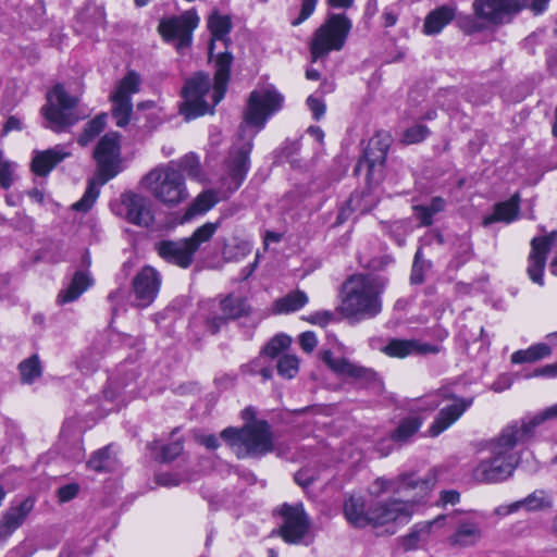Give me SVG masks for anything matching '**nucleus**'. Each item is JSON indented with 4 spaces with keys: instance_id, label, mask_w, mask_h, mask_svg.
<instances>
[{
    "instance_id": "obj_1",
    "label": "nucleus",
    "mask_w": 557,
    "mask_h": 557,
    "mask_svg": "<svg viewBox=\"0 0 557 557\" xmlns=\"http://www.w3.org/2000/svg\"><path fill=\"white\" fill-rule=\"evenodd\" d=\"M207 26L211 34L209 55L213 58L218 41L222 42L224 48L227 49L228 34L233 26L232 20L230 15L221 14L214 10L208 16ZM232 61L233 55L227 50L221 51L216 55L214 84L210 95L212 99L211 104L206 100L211 89V79L208 74L198 73L185 83L182 90L184 102L180 107V113L184 115L186 121L208 112L212 113V108L223 99L230 79Z\"/></svg>"
},
{
    "instance_id": "obj_2",
    "label": "nucleus",
    "mask_w": 557,
    "mask_h": 557,
    "mask_svg": "<svg viewBox=\"0 0 557 557\" xmlns=\"http://www.w3.org/2000/svg\"><path fill=\"white\" fill-rule=\"evenodd\" d=\"M528 441L510 422L490 442L491 455L481 459L472 470V478L479 483H499L513 475L520 462V454L515 450L519 444Z\"/></svg>"
},
{
    "instance_id": "obj_3",
    "label": "nucleus",
    "mask_w": 557,
    "mask_h": 557,
    "mask_svg": "<svg viewBox=\"0 0 557 557\" xmlns=\"http://www.w3.org/2000/svg\"><path fill=\"white\" fill-rule=\"evenodd\" d=\"M387 280L373 273L349 276L342 286L339 312L346 318L367 320L382 311V294Z\"/></svg>"
},
{
    "instance_id": "obj_4",
    "label": "nucleus",
    "mask_w": 557,
    "mask_h": 557,
    "mask_svg": "<svg viewBox=\"0 0 557 557\" xmlns=\"http://www.w3.org/2000/svg\"><path fill=\"white\" fill-rule=\"evenodd\" d=\"M141 185L157 201L166 208H175L189 197L185 177L174 166V161L150 170L141 178Z\"/></svg>"
},
{
    "instance_id": "obj_5",
    "label": "nucleus",
    "mask_w": 557,
    "mask_h": 557,
    "mask_svg": "<svg viewBox=\"0 0 557 557\" xmlns=\"http://www.w3.org/2000/svg\"><path fill=\"white\" fill-rule=\"evenodd\" d=\"M221 437L238 458L261 457L274 448L270 425L265 421H256L240 430L227 428L221 432Z\"/></svg>"
},
{
    "instance_id": "obj_6",
    "label": "nucleus",
    "mask_w": 557,
    "mask_h": 557,
    "mask_svg": "<svg viewBox=\"0 0 557 557\" xmlns=\"http://www.w3.org/2000/svg\"><path fill=\"white\" fill-rule=\"evenodd\" d=\"M216 230V223L207 222L198 227L190 237L160 240L156 243L154 249L165 262L187 269L193 264L197 250L213 237Z\"/></svg>"
},
{
    "instance_id": "obj_7",
    "label": "nucleus",
    "mask_w": 557,
    "mask_h": 557,
    "mask_svg": "<svg viewBox=\"0 0 557 557\" xmlns=\"http://www.w3.org/2000/svg\"><path fill=\"white\" fill-rule=\"evenodd\" d=\"M528 4V0H474L472 9L476 21L462 24L467 33L509 23Z\"/></svg>"
},
{
    "instance_id": "obj_8",
    "label": "nucleus",
    "mask_w": 557,
    "mask_h": 557,
    "mask_svg": "<svg viewBox=\"0 0 557 557\" xmlns=\"http://www.w3.org/2000/svg\"><path fill=\"white\" fill-rule=\"evenodd\" d=\"M351 27V21L345 14H330L325 22L314 32L310 41L312 62L325 58L331 51L342 50Z\"/></svg>"
},
{
    "instance_id": "obj_9",
    "label": "nucleus",
    "mask_w": 557,
    "mask_h": 557,
    "mask_svg": "<svg viewBox=\"0 0 557 557\" xmlns=\"http://www.w3.org/2000/svg\"><path fill=\"white\" fill-rule=\"evenodd\" d=\"M451 400L450 405L443 407L429 428L431 436H437L453 425L463 412L471 407L473 398H462L451 394L447 388L438 389L424 398L429 409L437 408L443 401Z\"/></svg>"
},
{
    "instance_id": "obj_10",
    "label": "nucleus",
    "mask_w": 557,
    "mask_h": 557,
    "mask_svg": "<svg viewBox=\"0 0 557 557\" xmlns=\"http://www.w3.org/2000/svg\"><path fill=\"white\" fill-rule=\"evenodd\" d=\"M284 97L273 86L251 91L244 113L245 126L261 131L273 114L283 108Z\"/></svg>"
},
{
    "instance_id": "obj_11",
    "label": "nucleus",
    "mask_w": 557,
    "mask_h": 557,
    "mask_svg": "<svg viewBox=\"0 0 557 557\" xmlns=\"http://www.w3.org/2000/svg\"><path fill=\"white\" fill-rule=\"evenodd\" d=\"M76 102L77 99L67 95L62 85L54 86L47 95V104L41 109L48 123L47 127L59 133L75 124L77 117L73 114L72 109L76 106Z\"/></svg>"
},
{
    "instance_id": "obj_12",
    "label": "nucleus",
    "mask_w": 557,
    "mask_h": 557,
    "mask_svg": "<svg viewBox=\"0 0 557 557\" xmlns=\"http://www.w3.org/2000/svg\"><path fill=\"white\" fill-rule=\"evenodd\" d=\"M208 314L205 317V325L210 334L218 333L228 320L247 315L250 311L246 299L228 295L220 301L210 300L206 304Z\"/></svg>"
},
{
    "instance_id": "obj_13",
    "label": "nucleus",
    "mask_w": 557,
    "mask_h": 557,
    "mask_svg": "<svg viewBox=\"0 0 557 557\" xmlns=\"http://www.w3.org/2000/svg\"><path fill=\"white\" fill-rule=\"evenodd\" d=\"M94 158L97 162L96 175L99 184L104 185L121 171L119 135L116 133L106 134L99 140L94 151Z\"/></svg>"
},
{
    "instance_id": "obj_14",
    "label": "nucleus",
    "mask_w": 557,
    "mask_h": 557,
    "mask_svg": "<svg viewBox=\"0 0 557 557\" xmlns=\"http://www.w3.org/2000/svg\"><path fill=\"white\" fill-rule=\"evenodd\" d=\"M199 24L196 11L188 10L159 24V32L166 41H176L177 50L187 48L191 42V33Z\"/></svg>"
},
{
    "instance_id": "obj_15",
    "label": "nucleus",
    "mask_w": 557,
    "mask_h": 557,
    "mask_svg": "<svg viewBox=\"0 0 557 557\" xmlns=\"http://www.w3.org/2000/svg\"><path fill=\"white\" fill-rule=\"evenodd\" d=\"M435 481L433 473H429L424 479H417L414 474H401L395 479L377 478L370 487V494L379 497L386 492L419 490V494L424 495L433 488Z\"/></svg>"
},
{
    "instance_id": "obj_16",
    "label": "nucleus",
    "mask_w": 557,
    "mask_h": 557,
    "mask_svg": "<svg viewBox=\"0 0 557 557\" xmlns=\"http://www.w3.org/2000/svg\"><path fill=\"white\" fill-rule=\"evenodd\" d=\"M283 517V523L280 528V535L288 544H299L307 535L310 527V520L305 512L304 506L283 505L280 510Z\"/></svg>"
},
{
    "instance_id": "obj_17",
    "label": "nucleus",
    "mask_w": 557,
    "mask_h": 557,
    "mask_svg": "<svg viewBox=\"0 0 557 557\" xmlns=\"http://www.w3.org/2000/svg\"><path fill=\"white\" fill-rule=\"evenodd\" d=\"M252 149L251 138L235 146L226 160V173L222 177L223 185L231 191L239 188L249 170V154Z\"/></svg>"
},
{
    "instance_id": "obj_18",
    "label": "nucleus",
    "mask_w": 557,
    "mask_h": 557,
    "mask_svg": "<svg viewBox=\"0 0 557 557\" xmlns=\"http://www.w3.org/2000/svg\"><path fill=\"white\" fill-rule=\"evenodd\" d=\"M161 286V275L152 267L146 265L134 276L132 282L134 306L146 308L156 299Z\"/></svg>"
},
{
    "instance_id": "obj_19",
    "label": "nucleus",
    "mask_w": 557,
    "mask_h": 557,
    "mask_svg": "<svg viewBox=\"0 0 557 557\" xmlns=\"http://www.w3.org/2000/svg\"><path fill=\"white\" fill-rule=\"evenodd\" d=\"M557 244V231H552L544 236L534 237L531 240V252L529 255L528 275L531 281L540 286L544 285V269L547 253Z\"/></svg>"
},
{
    "instance_id": "obj_20",
    "label": "nucleus",
    "mask_w": 557,
    "mask_h": 557,
    "mask_svg": "<svg viewBox=\"0 0 557 557\" xmlns=\"http://www.w3.org/2000/svg\"><path fill=\"white\" fill-rule=\"evenodd\" d=\"M413 512V504L394 499L381 503L368 510V525L382 527L395 521H407Z\"/></svg>"
},
{
    "instance_id": "obj_21",
    "label": "nucleus",
    "mask_w": 557,
    "mask_h": 557,
    "mask_svg": "<svg viewBox=\"0 0 557 557\" xmlns=\"http://www.w3.org/2000/svg\"><path fill=\"white\" fill-rule=\"evenodd\" d=\"M321 359L336 374L351 377L361 385H370L377 381V375L372 369L350 362L346 358H335L330 350L322 351Z\"/></svg>"
},
{
    "instance_id": "obj_22",
    "label": "nucleus",
    "mask_w": 557,
    "mask_h": 557,
    "mask_svg": "<svg viewBox=\"0 0 557 557\" xmlns=\"http://www.w3.org/2000/svg\"><path fill=\"white\" fill-rule=\"evenodd\" d=\"M123 203L126 208V219L129 223L144 227H148L153 223V205L148 197L129 193L123 196Z\"/></svg>"
},
{
    "instance_id": "obj_23",
    "label": "nucleus",
    "mask_w": 557,
    "mask_h": 557,
    "mask_svg": "<svg viewBox=\"0 0 557 557\" xmlns=\"http://www.w3.org/2000/svg\"><path fill=\"white\" fill-rule=\"evenodd\" d=\"M381 351L391 358H406L413 355L437 354L440 348L435 345L422 343L418 339L391 338Z\"/></svg>"
},
{
    "instance_id": "obj_24",
    "label": "nucleus",
    "mask_w": 557,
    "mask_h": 557,
    "mask_svg": "<svg viewBox=\"0 0 557 557\" xmlns=\"http://www.w3.org/2000/svg\"><path fill=\"white\" fill-rule=\"evenodd\" d=\"M34 506L35 498L30 496L13 503L0 521V539H7L16 531L33 511Z\"/></svg>"
},
{
    "instance_id": "obj_25",
    "label": "nucleus",
    "mask_w": 557,
    "mask_h": 557,
    "mask_svg": "<svg viewBox=\"0 0 557 557\" xmlns=\"http://www.w3.org/2000/svg\"><path fill=\"white\" fill-rule=\"evenodd\" d=\"M72 154L69 146L57 145L53 148L36 151L32 160V171L38 176L48 175L54 166Z\"/></svg>"
},
{
    "instance_id": "obj_26",
    "label": "nucleus",
    "mask_w": 557,
    "mask_h": 557,
    "mask_svg": "<svg viewBox=\"0 0 557 557\" xmlns=\"http://www.w3.org/2000/svg\"><path fill=\"white\" fill-rule=\"evenodd\" d=\"M481 537L480 522L473 517H461L457 520L456 529L448 540L453 546L469 547L475 545Z\"/></svg>"
},
{
    "instance_id": "obj_27",
    "label": "nucleus",
    "mask_w": 557,
    "mask_h": 557,
    "mask_svg": "<svg viewBox=\"0 0 557 557\" xmlns=\"http://www.w3.org/2000/svg\"><path fill=\"white\" fill-rule=\"evenodd\" d=\"M446 518L447 516H438L434 520L414 524L410 532L400 539L401 547L405 550L420 548L430 540L433 528L442 525Z\"/></svg>"
},
{
    "instance_id": "obj_28",
    "label": "nucleus",
    "mask_w": 557,
    "mask_h": 557,
    "mask_svg": "<svg viewBox=\"0 0 557 557\" xmlns=\"http://www.w3.org/2000/svg\"><path fill=\"white\" fill-rule=\"evenodd\" d=\"M557 419V404L545 408L543 411L511 421L521 435L529 442L534 436L535 429L547 420Z\"/></svg>"
},
{
    "instance_id": "obj_29",
    "label": "nucleus",
    "mask_w": 557,
    "mask_h": 557,
    "mask_svg": "<svg viewBox=\"0 0 557 557\" xmlns=\"http://www.w3.org/2000/svg\"><path fill=\"white\" fill-rule=\"evenodd\" d=\"M519 201H520L519 195L515 194L509 200L496 203L494 206V212L490 215H486L483 219V224L485 226H487L495 222L510 223L518 215Z\"/></svg>"
},
{
    "instance_id": "obj_30",
    "label": "nucleus",
    "mask_w": 557,
    "mask_h": 557,
    "mask_svg": "<svg viewBox=\"0 0 557 557\" xmlns=\"http://www.w3.org/2000/svg\"><path fill=\"white\" fill-rule=\"evenodd\" d=\"M455 8L442 5L430 12L424 21L423 30L426 35H435L449 24L455 17Z\"/></svg>"
},
{
    "instance_id": "obj_31",
    "label": "nucleus",
    "mask_w": 557,
    "mask_h": 557,
    "mask_svg": "<svg viewBox=\"0 0 557 557\" xmlns=\"http://www.w3.org/2000/svg\"><path fill=\"white\" fill-rule=\"evenodd\" d=\"M91 285L92 278L87 272H75L70 285L59 293L58 302L67 304L76 300Z\"/></svg>"
},
{
    "instance_id": "obj_32",
    "label": "nucleus",
    "mask_w": 557,
    "mask_h": 557,
    "mask_svg": "<svg viewBox=\"0 0 557 557\" xmlns=\"http://www.w3.org/2000/svg\"><path fill=\"white\" fill-rule=\"evenodd\" d=\"M422 419L418 416H408L401 419L391 434L393 442L404 445L417 434L422 426Z\"/></svg>"
},
{
    "instance_id": "obj_33",
    "label": "nucleus",
    "mask_w": 557,
    "mask_h": 557,
    "mask_svg": "<svg viewBox=\"0 0 557 557\" xmlns=\"http://www.w3.org/2000/svg\"><path fill=\"white\" fill-rule=\"evenodd\" d=\"M219 201L218 195L214 190H206L200 193L193 202L187 207L183 221L187 222L197 215L207 213Z\"/></svg>"
},
{
    "instance_id": "obj_34",
    "label": "nucleus",
    "mask_w": 557,
    "mask_h": 557,
    "mask_svg": "<svg viewBox=\"0 0 557 557\" xmlns=\"http://www.w3.org/2000/svg\"><path fill=\"white\" fill-rule=\"evenodd\" d=\"M111 446L95 451L87 462V467L96 472H111L119 467L116 456L111 451Z\"/></svg>"
},
{
    "instance_id": "obj_35",
    "label": "nucleus",
    "mask_w": 557,
    "mask_h": 557,
    "mask_svg": "<svg viewBox=\"0 0 557 557\" xmlns=\"http://www.w3.org/2000/svg\"><path fill=\"white\" fill-rule=\"evenodd\" d=\"M309 301L307 294L302 290H294L278 298L274 302L273 311L277 314L290 313L304 308Z\"/></svg>"
},
{
    "instance_id": "obj_36",
    "label": "nucleus",
    "mask_w": 557,
    "mask_h": 557,
    "mask_svg": "<svg viewBox=\"0 0 557 557\" xmlns=\"http://www.w3.org/2000/svg\"><path fill=\"white\" fill-rule=\"evenodd\" d=\"M519 510L542 511L553 507V496L545 490H535L522 499L517 500Z\"/></svg>"
},
{
    "instance_id": "obj_37",
    "label": "nucleus",
    "mask_w": 557,
    "mask_h": 557,
    "mask_svg": "<svg viewBox=\"0 0 557 557\" xmlns=\"http://www.w3.org/2000/svg\"><path fill=\"white\" fill-rule=\"evenodd\" d=\"M344 513L352 525L358 528L368 525V510L364 509L362 497H349L344 504Z\"/></svg>"
},
{
    "instance_id": "obj_38",
    "label": "nucleus",
    "mask_w": 557,
    "mask_h": 557,
    "mask_svg": "<svg viewBox=\"0 0 557 557\" xmlns=\"http://www.w3.org/2000/svg\"><path fill=\"white\" fill-rule=\"evenodd\" d=\"M550 354L552 349L547 344L539 343L527 349L515 351L510 357V361L515 364L532 363L549 357Z\"/></svg>"
},
{
    "instance_id": "obj_39",
    "label": "nucleus",
    "mask_w": 557,
    "mask_h": 557,
    "mask_svg": "<svg viewBox=\"0 0 557 557\" xmlns=\"http://www.w3.org/2000/svg\"><path fill=\"white\" fill-rule=\"evenodd\" d=\"M111 100L113 102L112 115L115 119L116 125L119 127L126 126L133 112L132 99L111 95Z\"/></svg>"
},
{
    "instance_id": "obj_40",
    "label": "nucleus",
    "mask_w": 557,
    "mask_h": 557,
    "mask_svg": "<svg viewBox=\"0 0 557 557\" xmlns=\"http://www.w3.org/2000/svg\"><path fill=\"white\" fill-rule=\"evenodd\" d=\"M100 186L101 185L99 184L97 175L89 180L83 197L77 202H75L72 208L82 212L89 211L100 195Z\"/></svg>"
},
{
    "instance_id": "obj_41",
    "label": "nucleus",
    "mask_w": 557,
    "mask_h": 557,
    "mask_svg": "<svg viewBox=\"0 0 557 557\" xmlns=\"http://www.w3.org/2000/svg\"><path fill=\"white\" fill-rule=\"evenodd\" d=\"M139 75L131 71L121 79L117 88L112 95L121 98L132 99V95L139 91Z\"/></svg>"
},
{
    "instance_id": "obj_42",
    "label": "nucleus",
    "mask_w": 557,
    "mask_h": 557,
    "mask_svg": "<svg viewBox=\"0 0 557 557\" xmlns=\"http://www.w3.org/2000/svg\"><path fill=\"white\" fill-rule=\"evenodd\" d=\"M174 166L182 172L186 173L188 177L194 180H201L202 172L198 156L188 153L174 162Z\"/></svg>"
},
{
    "instance_id": "obj_43",
    "label": "nucleus",
    "mask_w": 557,
    "mask_h": 557,
    "mask_svg": "<svg viewBox=\"0 0 557 557\" xmlns=\"http://www.w3.org/2000/svg\"><path fill=\"white\" fill-rule=\"evenodd\" d=\"M23 383L30 384L41 375V366L37 355L22 361L18 366Z\"/></svg>"
},
{
    "instance_id": "obj_44",
    "label": "nucleus",
    "mask_w": 557,
    "mask_h": 557,
    "mask_svg": "<svg viewBox=\"0 0 557 557\" xmlns=\"http://www.w3.org/2000/svg\"><path fill=\"white\" fill-rule=\"evenodd\" d=\"M104 126L106 115L96 116L85 125L84 132L78 137V144L86 146L103 131Z\"/></svg>"
},
{
    "instance_id": "obj_45",
    "label": "nucleus",
    "mask_w": 557,
    "mask_h": 557,
    "mask_svg": "<svg viewBox=\"0 0 557 557\" xmlns=\"http://www.w3.org/2000/svg\"><path fill=\"white\" fill-rule=\"evenodd\" d=\"M276 368L280 375L293 379L298 373L299 360L295 355L285 354L280 357Z\"/></svg>"
},
{
    "instance_id": "obj_46",
    "label": "nucleus",
    "mask_w": 557,
    "mask_h": 557,
    "mask_svg": "<svg viewBox=\"0 0 557 557\" xmlns=\"http://www.w3.org/2000/svg\"><path fill=\"white\" fill-rule=\"evenodd\" d=\"M292 343L289 336L280 334L274 336L263 348V354L271 358L277 357L284 349L288 348Z\"/></svg>"
},
{
    "instance_id": "obj_47",
    "label": "nucleus",
    "mask_w": 557,
    "mask_h": 557,
    "mask_svg": "<svg viewBox=\"0 0 557 557\" xmlns=\"http://www.w3.org/2000/svg\"><path fill=\"white\" fill-rule=\"evenodd\" d=\"M431 263L428 260L422 258V249L419 248L414 255V260L412 264L411 271V283L421 284L424 280L423 273L425 270L430 269Z\"/></svg>"
},
{
    "instance_id": "obj_48",
    "label": "nucleus",
    "mask_w": 557,
    "mask_h": 557,
    "mask_svg": "<svg viewBox=\"0 0 557 557\" xmlns=\"http://www.w3.org/2000/svg\"><path fill=\"white\" fill-rule=\"evenodd\" d=\"M16 164L0 158V186L9 189L15 178Z\"/></svg>"
},
{
    "instance_id": "obj_49",
    "label": "nucleus",
    "mask_w": 557,
    "mask_h": 557,
    "mask_svg": "<svg viewBox=\"0 0 557 557\" xmlns=\"http://www.w3.org/2000/svg\"><path fill=\"white\" fill-rule=\"evenodd\" d=\"M429 135V129L424 125H414L407 128L403 135V141L406 144H418Z\"/></svg>"
},
{
    "instance_id": "obj_50",
    "label": "nucleus",
    "mask_w": 557,
    "mask_h": 557,
    "mask_svg": "<svg viewBox=\"0 0 557 557\" xmlns=\"http://www.w3.org/2000/svg\"><path fill=\"white\" fill-rule=\"evenodd\" d=\"M183 451V443L181 441H175L168 445H163L161 447L160 461L162 462H171L176 457H178Z\"/></svg>"
},
{
    "instance_id": "obj_51",
    "label": "nucleus",
    "mask_w": 557,
    "mask_h": 557,
    "mask_svg": "<svg viewBox=\"0 0 557 557\" xmlns=\"http://www.w3.org/2000/svg\"><path fill=\"white\" fill-rule=\"evenodd\" d=\"M333 319L334 313L327 310L313 312L306 318L309 323L320 326H326Z\"/></svg>"
},
{
    "instance_id": "obj_52",
    "label": "nucleus",
    "mask_w": 557,
    "mask_h": 557,
    "mask_svg": "<svg viewBox=\"0 0 557 557\" xmlns=\"http://www.w3.org/2000/svg\"><path fill=\"white\" fill-rule=\"evenodd\" d=\"M252 246L249 242H239L227 250L230 259H240L250 253Z\"/></svg>"
},
{
    "instance_id": "obj_53",
    "label": "nucleus",
    "mask_w": 557,
    "mask_h": 557,
    "mask_svg": "<svg viewBox=\"0 0 557 557\" xmlns=\"http://www.w3.org/2000/svg\"><path fill=\"white\" fill-rule=\"evenodd\" d=\"M79 492V485L76 483L66 484L58 490V498L61 503L72 500Z\"/></svg>"
},
{
    "instance_id": "obj_54",
    "label": "nucleus",
    "mask_w": 557,
    "mask_h": 557,
    "mask_svg": "<svg viewBox=\"0 0 557 557\" xmlns=\"http://www.w3.org/2000/svg\"><path fill=\"white\" fill-rule=\"evenodd\" d=\"M299 344L305 352L313 351L318 344L315 334L310 331L301 333L299 336Z\"/></svg>"
},
{
    "instance_id": "obj_55",
    "label": "nucleus",
    "mask_w": 557,
    "mask_h": 557,
    "mask_svg": "<svg viewBox=\"0 0 557 557\" xmlns=\"http://www.w3.org/2000/svg\"><path fill=\"white\" fill-rule=\"evenodd\" d=\"M318 0H302L299 16L293 21V25H299L306 21L314 11Z\"/></svg>"
},
{
    "instance_id": "obj_56",
    "label": "nucleus",
    "mask_w": 557,
    "mask_h": 557,
    "mask_svg": "<svg viewBox=\"0 0 557 557\" xmlns=\"http://www.w3.org/2000/svg\"><path fill=\"white\" fill-rule=\"evenodd\" d=\"M307 104L315 120H320L324 115L325 104L320 99L313 96H309L307 99Z\"/></svg>"
},
{
    "instance_id": "obj_57",
    "label": "nucleus",
    "mask_w": 557,
    "mask_h": 557,
    "mask_svg": "<svg viewBox=\"0 0 557 557\" xmlns=\"http://www.w3.org/2000/svg\"><path fill=\"white\" fill-rule=\"evenodd\" d=\"M416 216L420 221V225L429 226L433 223L434 214L431 213L428 206H416L414 208Z\"/></svg>"
},
{
    "instance_id": "obj_58",
    "label": "nucleus",
    "mask_w": 557,
    "mask_h": 557,
    "mask_svg": "<svg viewBox=\"0 0 557 557\" xmlns=\"http://www.w3.org/2000/svg\"><path fill=\"white\" fill-rule=\"evenodd\" d=\"M374 146H377L379 150L381 152V156L379 158L384 160L386 151L389 147V137L387 135L382 137L381 134H377L375 137H373L370 140V147H374Z\"/></svg>"
},
{
    "instance_id": "obj_59",
    "label": "nucleus",
    "mask_w": 557,
    "mask_h": 557,
    "mask_svg": "<svg viewBox=\"0 0 557 557\" xmlns=\"http://www.w3.org/2000/svg\"><path fill=\"white\" fill-rule=\"evenodd\" d=\"M457 252L465 257L467 260L471 253V243L467 235L458 237L455 243Z\"/></svg>"
},
{
    "instance_id": "obj_60",
    "label": "nucleus",
    "mask_w": 557,
    "mask_h": 557,
    "mask_svg": "<svg viewBox=\"0 0 557 557\" xmlns=\"http://www.w3.org/2000/svg\"><path fill=\"white\" fill-rule=\"evenodd\" d=\"M181 482L182 479L173 473H160L157 475V483L162 486H177Z\"/></svg>"
},
{
    "instance_id": "obj_61",
    "label": "nucleus",
    "mask_w": 557,
    "mask_h": 557,
    "mask_svg": "<svg viewBox=\"0 0 557 557\" xmlns=\"http://www.w3.org/2000/svg\"><path fill=\"white\" fill-rule=\"evenodd\" d=\"M533 376L556 377L557 376V362L552 363V364H546L542 368H539L532 374L528 375V377H533Z\"/></svg>"
},
{
    "instance_id": "obj_62",
    "label": "nucleus",
    "mask_w": 557,
    "mask_h": 557,
    "mask_svg": "<svg viewBox=\"0 0 557 557\" xmlns=\"http://www.w3.org/2000/svg\"><path fill=\"white\" fill-rule=\"evenodd\" d=\"M440 499H441V502L444 505H447V504L455 505V504H457L459 502L460 494L457 491H454V490L443 491L441 493V498Z\"/></svg>"
},
{
    "instance_id": "obj_63",
    "label": "nucleus",
    "mask_w": 557,
    "mask_h": 557,
    "mask_svg": "<svg viewBox=\"0 0 557 557\" xmlns=\"http://www.w3.org/2000/svg\"><path fill=\"white\" fill-rule=\"evenodd\" d=\"M517 511H519V505L517 502H513L508 505H500L496 507L494 510L495 515L497 516H508Z\"/></svg>"
},
{
    "instance_id": "obj_64",
    "label": "nucleus",
    "mask_w": 557,
    "mask_h": 557,
    "mask_svg": "<svg viewBox=\"0 0 557 557\" xmlns=\"http://www.w3.org/2000/svg\"><path fill=\"white\" fill-rule=\"evenodd\" d=\"M429 210H431V213H433L434 215L441 211L444 210L445 206H446V202L443 198L441 197H434L430 205H426Z\"/></svg>"
}]
</instances>
